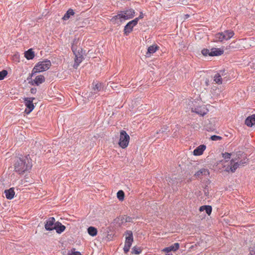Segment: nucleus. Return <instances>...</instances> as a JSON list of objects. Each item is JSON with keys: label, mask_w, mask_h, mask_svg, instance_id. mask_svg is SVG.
<instances>
[{"label": "nucleus", "mask_w": 255, "mask_h": 255, "mask_svg": "<svg viewBox=\"0 0 255 255\" xmlns=\"http://www.w3.org/2000/svg\"><path fill=\"white\" fill-rule=\"evenodd\" d=\"M14 171L19 175H23L29 171L32 166V160L29 154L17 158L14 163Z\"/></svg>", "instance_id": "nucleus-1"}, {"label": "nucleus", "mask_w": 255, "mask_h": 255, "mask_svg": "<svg viewBox=\"0 0 255 255\" xmlns=\"http://www.w3.org/2000/svg\"><path fill=\"white\" fill-rule=\"evenodd\" d=\"M51 66V62L48 59H44L37 63L33 69L37 73L47 71Z\"/></svg>", "instance_id": "nucleus-2"}, {"label": "nucleus", "mask_w": 255, "mask_h": 255, "mask_svg": "<svg viewBox=\"0 0 255 255\" xmlns=\"http://www.w3.org/2000/svg\"><path fill=\"white\" fill-rule=\"evenodd\" d=\"M124 235L126 236V240L123 250L125 254H127L129 252L133 242V236L132 232L130 230L126 231Z\"/></svg>", "instance_id": "nucleus-3"}, {"label": "nucleus", "mask_w": 255, "mask_h": 255, "mask_svg": "<svg viewBox=\"0 0 255 255\" xmlns=\"http://www.w3.org/2000/svg\"><path fill=\"white\" fill-rule=\"evenodd\" d=\"M129 139L130 137L127 132L124 130H121L118 142L119 146L123 149H125L128 145Z\"/></svg>", "instance_id": "nucleus-4"}, {"label": "nucleus", "mask_w": 255, "mask_h": 255, "mask_svg": "<svg viewBox=\"0 0 255 255\" xmlns=\"http://www.w3.org/2000/svg\"><path fill=\"white\" fill-rule=\"evenodd\" d=\"M83 49L82 48H80L79 49L76 50L75 51L73 52L75 55L73 67L75 69L77 68L80 63L84 59V57L83 55Z\"/></svg>", "instance_id": "nucleus-5"}, {"label": "nucleus", "mask_w": 255, "mask_h": 255, "mask_svg": "<svg viewBox=\"0 0 255 255\" xmlns=\"http://www.w3.org/2000/svg\"><path fill=\"white\" fill-rule=\"evenodd\" d=\"M35 99L34 97H24L23 98V102L26 107L24 113L28 115L34 110L35 106L33 102Z\"/></svg>", "instance_id": "nucleus-6"}, {"label": "nucleus", "mask_w": 255, "mask_h": 255, "mask_svg": "<svg viewBox=\"0 0 255 255\" xmlns=\"http://www.w3.org/2000/svg\"><path fill=\"white\" fill-rule=\"evenodd\" d=\"M123 15L124 21L133 18L135 16V11L131 8H126L124 10L120 11Z\"/></svg>", "instance_id": "nucleus-7"}, {"label": "nucleus", "mask_w": 255, "mask_h": 255, "mask_svg": "<svg viewBox=\"0 0 255 255\" xmlns=\"http://www.w3.org/2000/svg\"><path fill=\"white\" fill-rule=\"evenodd\" d=\"M54 217L48 218L44 222V228L47 231H52L54 230V227L56 223Z\"/></svg>", "instance_id": "nucleus-8"}, {"label": "nucleus", "mask_w": 255, "mask_h": 255, "mask_svg": "<svg viewBox=\"0 0 255 255\" xmlns=\"http://www.w3.org/2000/svg\"><path fill=\"white\" fill-rule=\"evenodd\" d=\"M192 112L195 113L196 114L203 117L206 115L209 112L208 109L206 107L205 105L201 106H196L192 108Z\"/></svg>", "instance_id": "nucleus-9"}, {"label": "nucleus", "mask_w": 255, "mask_h": 255, "mask_svg": "<svg viewBox=\"0 0 255 255\" xmlns=\"http://www.w3.org/2000/svg\"><path fill=\"white\" fill-rule=\"evenodd\" d=\"M137 24L136 20H131L128 22L124 26V34L126 36H128L129 34L133 30V27Z\"/></svg>", "instance_id": "nucleus-10"}, {"label": "nucleus", "mask_w": 255, "mask_h": 255, "mask_svg": "<svg viewBox=\"0 0 255 255\" xmlns=\"http://www.w3.org/2000/svg\"><path fill=\"white\" fill-rule=\"evenodd\" d=\"M92 90L91 92V96L97 94L100 91L104 90V85L102 83H99L97 81H93L92 83Z\"/></svg>", "instance_id": "nucleus-11"}, {"label": "nucleus", "mask_w": 255, "mask_h": 255, "mask_svg": "<svg viewBox=\"0 0 255 255\" xmlns=\"http://www.w3.org/2000/svg\"><path fill=\"white\" fill-rule=\"evenodd\" d=\"M110 20L113 24H118V25H120L122 23L125 22L123 15L120 11L116 15L113 16Z\"/></svg>", "instance_id": "nucleus-12"}, {"label": "nucleus", "mask_w": 255, "mask_h": 255, "mask_svg": "<svg viewBox=\"0 0 255 255\" xmlns=\"http://www.w3.org/2000/svg\"><path fill=\"white\" fill-rule=\"evenodd\" d=\"M209 175L210 172L209 169L207 168H203L196 172L194 175V176L196 178H200L201 176L202 175L208 176Z\"/></svg>", "instance_id": "nucleus-13"}, {"label": "nucleus", "mask_w": 255, "mask_h": 255, "mask_svg": "<svg viewBox=\"0 0 255 255\" xmlns=\"http://www.w3.org/2000/svg\"><path fill=\"white\" fill-rule=\"evenodd\" d=\"M180 248V244L178 243H175L169 247L164 248L162 251L166 253H168L171 251L176 252Z\"/></svg>", "instance_id": "nucleus-14"}, {"label": "nucleus", "mask_w": 255, "mask_h": 255, "mask_svg": "<svg viewBox=\"0 0 255 255\" xmlns=\"http://www.w3.org/2000/svg\"><path fill=\"white\" fill-rule=\"evenodd\" d=\"M5 197L8 200H12L14 198L15 192L14 191V188L11 187L8 189H6L4 191Z\"/></svg>", "instance_id": "nucleus-15"}, {"label": "nucleus", "mask_w": 255, "mask_h": 255, "mask_svg": "<svg viewBox=\"0 0 255 255\" xmlns=\"http://www.w3.org/2000/svg\"><path fill=\"white\" fill-rule=\"evenodd\" d=\"M45 81V78L43 75H38L36 76L34 79L33 80V83H32V86H39L40 84L44 83Z\"/></svg>", "instance_id": "nucleus-16"}, {"label": "nucleus", "mask_w": 255, "mask_h": 255, "mask_svg": "<svg viewBox=\"0 0 255 255\" xmlns=\"http://www.w3.org/2000/svg\"><path fill=\"white\" fill-rule=\"evenodd\" d=\"M224 53V50L221 48L213 47L210 49V57L219 56Z\"/></svg>", "instance_id": "nucleus-17"}, {"label": "nucleus", "mask_w": 255, "mask_h": 255, "mask_svg": "<svg viewBox=\"0 0 255 255\" xmlns=\"http://www.w3.org/2000/svg\"><path fill=\"white\" fill-rule=\"evenodd\" d=\"M245 124L249 127L255 125V114L248 116L245 120Z\"/></svg>", "instance_id": "nucleus-18"}, {"label": "nucleus", "mask_w": 255, "mask_h": 255, "mask_svg": "<svg viewBox=\"0 0 255 255\" xmlns=\"http://www.w3.org/2000/svg\"><path fill=\"white\" fill-rule=\"evenodd\" d=\"M206 148V146L205 144H201L197 146L194 150H193V154L195 156H199L202 155L205 150Z\"/></svg>", "instance_id": "nucleus-19"}, {"label": "nucleus", "mask_w": 255, "mask_h": 255, "mask_svg": "<svg viewBox=\"0 0 255 255\" xmlns=\"http://www.w3.org/2000/svg\"><path fill=\"white\" fill-rule=\"evenodd\" d=\"M66 227L62 225L59 221H57L54 227V230L58 234H61L66 230Z\"/></svg>", "instance_id": "nucleus-20"}, {"label": "nucleus", "mask_w": 255, "mask_h": 255, "mask_svg": "<svg viewBox=\"0 0 255 255\" xmlns=\"http://www.w3.org/2000/svg\"><path fill=\"white\" fill-rule=\"evenodd\" d=\"M159 48V47L156 44L150 45L147 48V51L146 53V56L147 57L150 56L151 54L155 53Z\"/></svg>", "instance_id": "nucleus-21"}, {"label": "nucleus", "mask_w": 255, "mask_h": 255, "mask_svg": "<svg viewBox=\"0 0 255 255\" xmlns=\"http://www.w3.org/2000/svg\"><path fill=\"white\" fill-rule=\"evenodd\" d=\"M24 57L28 60L33 59L35 56V52L33 50L32 48H29L27 50L25 51L24 53Z\"/></svg>", "instance_id": "nucleus-22"}, {"label": "nucleus", "mask_w": 255, "mask_h": 255, "mask_svg": "<svg viewBox=\"0 0 255 255\" xmlns=\"http://www.w3.org/2000/svg\"><path fill=\"white\" fill-rule=\"evenodd\" d=\"M239 166L240 163L239 162H234L233 164L228 166L225 170L228 172L234 173Z\"/></svg>", "instance_id": "nucleus-23"}, {"label": "nucleus", "mask_w": 255, "mask_h": 255, "mask_svg": "<svg viewBox=\"0 0 255 255\" xmlns=\"http://www.w3.org/2000/svg\"><path fill=\"white\" fill-rule=\"evenodd\" d=\"M199 211L201 212L205 211L206 214L210 216L212 212V207L210 205H203L200 207Z\"/></svg>", "instance_id": "nucleus-24"}, {"label": "nucleus", "mask_w": 255, "mask_h": 255, "mask_svg": "<svg viewBox=\"0 0 255 255\" xmlns=\"http://www.w3.org/2000/svg\"><path fill=\"white\" fill-rule=\"evenodd\" d=\"M75 14V12L72 8H69L62 17V19L63 20H67L71 16L74 15Z\"/></svg>", "instance_id": "nucleus-25"}, {"label": "nucleus", "mask_w": 255, "mask_h": 255, "mask_svg": "<svg viewBox=\"0 0 255 255\" xmlns=\"http://www.w3.org/2000/svg\"><path fill=\"white\" fill-rule=\"evenodd\" d=\"M80 44L79 38H74L71 43V50L72 52H74V51H75L76 50H77L78 47Z\"/></svg>", "instance_id": "nucleus-26"}, {"label": "nucleus", "mask_w": 255, "mask_h": 255, "mask_svg": "<svg viewBox=\"0 0 255 255\" xmlns=\"http://www.w3.org/2000/svg\"><path fill=\"white\" fill-rule=\"evenodd\" d=\"M87 232L92 237L96 236L98 234L97 229L93 226H90L87 229Z\"/></svg>", "instance_id": "nucleus-27"}, {"label": "nucleus", "mask_w": 255, "mask_h": 255, "mask_svg": "<svg viewBox=\"0 0 255 255\" xmlns=\"http://www.w3.org/2000/svg\"><path fill=\"white\" fill-rule=\"evenodd\" d=\"M215 37L216 40L219 42H223L224 40H226L225 34L224 32L216 33L215 35Z\"/></svg>", "instance_id": "nucleus-28"}, {"label": "nucleus", "mask_w": 255, "mask_h": 255, "mask_svg": "<svg viewBox=\"0 0 255 255\" xmlns=\"http://www.w3.org/2000/svg\"><path fill=\"white\" fill-rule=\"evenodd\" d=\"M125 217V215L120 216L116 219V221H117V223L119 224V226H122L123 225L126 223Z\"/></svg>", "instance_id": "nucleus-29"}, {"label": "nucleus", "mask_w": 255, "mask_h": 255, "mask_svg": "<svg viewBox=\"0 0 255 255\" xmlns=\"http://www.w3.org/2000/svg\"><path fill=\"white\" fill-rule=\"evenodd\" d=\"M225 34L226 40H228L232 38L235 33L232 30H226L224 31Z\"/></svg>", "instance_id": "nucleus-30"}, {"label": "nucleus", "mask_w": 255, "mask_h": 255, "mask_svg": "<svg viewBox=\"0 0 255 255\" xmlns=\"http://www.w3.org/2000/svg\"><path fill=\"white\" fill-rule=\"evenodd\" d=\"M176 178H171L170 180H169V183L172 186V188L174 191H178V189L177 187L176 186L178 182L176 181Z\"/></svg>", "instance_id": "nucleus-31"}, {"label": "nucleus", "mask_w": 255, "mask_h": 255, "mask_svg": "<svg viewBox=\"0 0 255 255\" xmlns=\"http://www.w3.org/2000/svg\"><path fill=\"white\" fill-rule=\"evenodd\" d=\"M36 74H37V73L33 69H32L31 73L29 74V76L27 78L26 80L30 85H32V83H33V79H32V77L35 76Z\"/></svg>", "instance_id": "nucleus-32"}, {"label": "nucleus", "mask_w": 255, "mask_h": 255, "mask_svg": "<svg viewBox=\"0 0 255 255\" xmlns=\"http://www.w3.org/2000/svg\"><path fill=\"white\" fill-rule=\"evenodd\" d=\"M214 81L218 85L222 84L223 80L221 77V75H219L216 73L214 76Z\"/></svg>", "instance_id": "nucleus-33"}, {"label": "nucleus", "mask_w": 255, "mask_h": 255, "mask_svg": "<svg viewBox=\"0 0 255 255\" xmlns=\"http://www.w3.org/2000/svg\"><path fill=\"white\" fill-rule=\"evenodd\" d=\"M117 197L119 201H123L125 197V192L122 190L118 191L117 193Z\"/></svg>", "instance_id": "nucleus-34"}, {"label": "nucleus", "mask_w": 255, "mask_h": 255, "mask_svg": "<svg viewBox=\"0 0 255 255\" xmlns=\"http://www.w3.org/2000/svg\"><path fill=\"white\" fill-rule=\"evenodd\" d=\"M141 250L139 248L134 246L131 249V254L138 255L141 253Z\"/></svg>", "instance_id": "nucleus-35"}, {"label": "nucleus", "mask_w": 255, "mask_h": 255, "mask_svg": "<svg viewBox=\"0 0 255 255\" xmlns=\"http://www.w3.org/2000/svg\"><path fill=\"white\" fill-rule=\"evenodd\" d=\"M8 74V72L6 70L3 69L0 71V81L3 80Z\"/></svg>", "instance_id": "nucleus-36"}, {"label": "nucleus", "mask_w": 255, "mask_h": 255, "mask_svg": "<svg viewBox=\"0 0 255 255\" xmlns=\"http://www.w3.org/2000/svg\"><path fill=\"white\" fill-rule=\"evenodd\" d=\"M68 255H82L81 253L78 251H76L75 248L71 249L70 251H68Z\"/></svg>", "instance_id": "nucleus-37"}, {"label": "nucleus", "mask_w": 255, "mask_h": 255, "mask_svg": "<svg viewBox=\"0 0 255 255\" xmlns=\"http://www.w3.org/2000/svg\"><path fill=\"white\" fill-rule=\"evenodd\" d=\"M168 127L167 125L163 126L160 129H158L156 131L157 134L162 133L166 131L168 128Z\"/></svg>", "instance_id": "nucleus-38"}, {"label": "nucleus", "mask_w": 255, "mask_h": 255, "mask_svg": "<svg viewBox=\"0 0 255 255\" xmlns=\"http://www.w3.org/2000/svg\"><path fill=\"white\" fill-rule=\"evenodd\" d=\"M222 157L226 160V161H228L231 158L232 153L229 152H225L222 153Z\"/></svg>", "instance_id": "nucleus-39"}, {"label": "nucleus", "mask_w": 255, "mask_h": 255, "mask_svg": "<svg viewBox=\"0 0 255 255\" xmlns=\"http://www.w3.org/2000/svg\"><path fill=\"white\" fill-rule=\"evenodd\" d=\"M202 54L205 57L210 56V50L207 48H203L201 50Z\"/></svg>", "instance_id": "nucleus-40"}, {"label": "nucleus", "mask_w": 255, "mask_h": 255, "mask_svg": "<svg viewBox=\"0 0 255 255\" xmlns=\"http://www.w3.org/2000/svg\"><path fill=\"white\" fill-rule=\"evenodd\" d=\"M217 73L219 75H221V77H222L226 76L228 73L225 69H223L218 71Z\"/></svg>", "instance_id": "nucleus-41"}, {"label": "nucleus", "mask_w": 255, "mask_h": 255, "mask_svg": "<svg viewBox=\"0 0 255 255\" xmlns=\"http://www.w3.org/2000/svg\"><path fill=\"white\" fill-rule=\"evenodd\" d=\"M222 137L220 136L217 135H213L211 136L210 139L213 141H218L220 140L221 139H222Z\"/></svg>", "instance_id": "nucleus-42"}, {"label": "nucleus", "mask_w": 255, "mask_h": 255, "mask_svg": "<svg viewBox=\"0 0 255 255\" xmlns=\"http://www.w3.org/2000/svg\"><path fill=\"white\" fill-rule=\"evenodd\" d=\"M203 192L205 196H208L209 195V187L208 185H205L203 187Z\"/></svg>", "instance_id": "nucleus-43"}, {"label": "nucleus", "mask_w": 255, "mask_h": 255, "mask_svg": "<svg viewBox=\"0 0 255 255\" xmlns=\"http://www.w3.org/2000/svg\"><path fill=\"white\" fill-rule=\"evenodd\" d=\"M143 17H144V14H143V12L142 11H140L139 13V15L137 17H136L134 19H133V20H136V23H138V21L140 19H142L143 18Z\"/></svg>", "instance_id": "nucleus-44"}, {"label": "nucleus", "mask_w": 255, "mask_h": 255, "mask_svg": "<svg viewBox=\"0 0 255 255\" xmlns=\"http://www.w3.org/2000/svg\"><path fill=\"white\" fill-rule=\"evenodd\" d=\"M125 218L126 223H132L133 219H134L133 218H132L130 216H128L127 215H126Z\"/></svg>", "instance_id": "nucleus-45"}, {"label": "nucleus", "mask_w": 255, "mask_h": 255, "mask_svg": "<svg viewBox=\"0 0 255 255\" xmlns=\"http://www.w3.org/2000/svg\"><path fill=\"white\" fill-rule=\"evenodd\" d=\"M235 44V42H232L229 44L228 46L227 47V49H233L236 48V47L234 46Z\"/></svg>", "instance_id": "nucleus-46"}, {"label": "nucleus", "mask_w": 255, "mask_h": 255, "mask_svg": "<svg viewBox=\"0 0 255 255\" xmlns=\"http://www.w3.org/2000/svg\"><path fill=\"white\" fill-rule=\"evenodd\" d=\"M37 92V89L36 88H31L30 89V93L32 94H35Z\"/></svg>", "instance_id": "nucleus-47"}, {"label": "nucleus", "mask_w": 255, "mask_h": 255, "mask_svg": "<svg viewBox=\"0 0 255 255\" xmlns=\"http://www.w3.org/2000/svg\"><path fill=\"white\" fill-rule=\"evenodd\" d=\"M249 255H255V248L250 250Z\"/></svg>", "instance_id": "nucleus-48"}, {"label": "nucleus", "mask_w": 255, "mask_h": 255, "mask_svg": "<svg viewBox=\"0 0 255 255\" xmlns=\"http://www.w3.org/2000/svg\"><path fill=\"white\" fill-rule=\"evenodd\" d=\"M239 162V163H240V165H241V164H244V163H246L245 162H243V161H242V160H241V161Z\"/></svg>", "instance_id": "nucleus-49"}, {"label": "nucleus", "mask_w": 255, "mask_h": 255, "mask_svg": "<svg viewBox=\"0 0 255 255\" xmlns=\"http://www.w3.org/2000/svg\"><path fill=\"white\" fill-rule=\"evenodd\" d=\"M234 161H235V160H234V159H231V164H232L233 162H234Z\"/></svg>", "instance_id": "nucleus-50"}, {"label": "nucleus", "mask_w": 255, "mask_h": 255, "mask_svg": "<svg viewBox=\"0 0 255 255\" xmlns=\"http://www.w3.org/2000/svg\"><path fill=\"white\" fill-rule=\"evenodd\" d=\"M207 182H208V184H209L210 183V180L208 179Z\"/></svg>", "instance_id": "nucleus-51"}, {"label": "nucleus", "mask_w": 255, "mask_h": 255, "mask_svg": "<svg viewBox=\"0 0 255 255\" xmlns=\"http://www.w3.org/2000/svg\"><path fill=\"white\" fill-rule=\"evenodd\" d=\"M189 15H188V14L186 15V17H189Z\"/></svg>", "instance_id": "nucleus-52"}]
</instances>
